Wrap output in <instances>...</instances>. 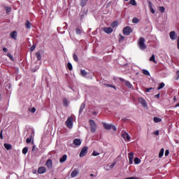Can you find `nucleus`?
<instances>
[{"mask_svg":"<svg viewBox=\"0 0 179 179\" xmlns=\"http://www.w3.org/2000/svg\"><path fill=\"white\" fill-rule=\"evenodd\" d=\"M103 31L106 33V34H110L112 31H113V28L111 27H103Z\"/></svg>","mask_w":179,"mask_h":179,"instance_id":"10","label":"nucleus"},{"mask_svg":"<svg viewBox=\"0 0 179 179\" xmlns=\"http://www.w3.org/2000/svg\"><path fill=\"white\" fill-rule=\"evenodd\" d=\"M166 86V84L164 83H161L157 88V90H161V89H163Z\"/></svg>","mask_w":179,"mask_h":179,"instance_id":"31","label":"nucleus"},{"mask_svg":"<svg viewBox=\"0 0 179 179\" xmlns=\"http://www.w3.org/2000/svg\"><path fill=\"white\" fill-rule=\"evenodd\" d=\"M80 75H81V76L85 78V76H87V72L86 71V70H81Z\"/></svg>","mask_w":179,"mask_h":179,"instance_id":"24","label":"nucleus"},{"mask_svg":"<svg viewBox=\"0 0 179 179\" xmlns=\"http://www.w3.org/2000/svg\"><path fill=\"white\" fill-rule=\"evenodd\" d=\"M169 155H170V151L169 150H165V156L167 157Z\"/></svg>","mask_w":179,"mask_h":179,"instance_id":"47","label":"nucleus"},{"mask_svg":"<svg viewBox=\"0 0 179 179\" xmlns=\"http://www.w3.org/2000/svg\"><path fill=\"white\" fill-rule=\"evenodd\" d=\"M153 87H150V88H146L145 92L146 93H149V92H150V90H152Z\"/></svg>","mask_w":179,"mask_h":179,"instance_id":"45","label":"nucleus"},{"mask_svg":"<svg viewBox=\"0 0 179 179\" xmlns=\"http://www.w3.org/2000/svg\"><path fill=\"white\" fill-rule=\"evenodd\" d=\"M3 132V130H1V132H0V139H3V135L2 134Z\"/></svg>","mask_w":179,"mask_h":179,"instance_id":"46","label":"nucleus"},{"mask_svg":"<svg viewBox=\"0 0 179 179\" xmlns=\"http://www.w3.org/2000/svg\"><path fill=\"white\" fill-rule=\"evenodd\" d=\"M124 38H125V37H124V36H120V41H121V40H124Z\"/></svg>","mask_w":179,"mask_h":179,"instance_id":"56","label":"nucleus"},{"mask_svg":"<svg viewBox=\"0 0 179 179\" xmlns=\"http://www.w3.org/2000/svg\"><path fill=\"white\" fill-rule=\"evenodd\" d=\"M34 50H36V45H33L31 48H30V51L33 52Z\"/></svg>","mask_w":179,"mask_h":179,"instance_id":"44","label":"nucleus"},{"mask_svg":"<svg viewBox=\"0 0 179 179\" xmlns=\"http://www.w3.org/2000/svg\"><path fill=\"white\" fill-rule=\"evenodd\" d=\"M124 85L127 86V87H129V89H132L133 87L132 84H131V83H129L128 80L124 81Z\"/></svg>","mask_w":179,"mask_h":179,"instance_id":"20","label":"nucleus"},{"mask_svg":"<svg viewBox=\"0 0 179 179\" xmlns=\"http://www.w3.org/2000/svg\"><path fill=\"white\" fill-rule=\"evenodd\" d=\"M115 166V164H113L112 165H111V167H114Z\"/></svg>","mask_w":179,"mask_h":179,"instance_id":"59","label":"nucleus"},{"mask_svg":"<svg viewBox=\"0 0 179 179\" xmlns=\"http://www.w3.org/2000/svg\"><path fill=\"white\" fill-rule=\"evenodd\" d=\"M118 22H117V21H114L112 24L111 26L112 27H115V26H117Z\"/></svg>","mask_w":179,"mask_h":179,"instance_id":"42","label":"nucleus"},{"mask_svg":"<svg viewBox=\"0 0 179 179\" xmlns=\"http://www.w3.org/2000/svg\"><path fill=\"white\" fill-rule=\"evenodd\" d=\"M169 37L171 38V40H176V31H172L169 33Z\"/></svg>","mask_w":179,"mask_h":179,"instance_id":"15","label":"nucleus"},{"mask_svg":"<svg viewBox=\"0 0 179 179\" xmlns=\"http://www.w3.org/2000/svg\"><path fill=\"white\" fill-rule=\"evenodd\" d=\"M87 146H84L82 148L81 152H80V157H83L87 155Z\"/></svg>","mask_w":179,"mask_h":179,"instance_id":"7","label":"nucleus"},{"mask_svg":"<svg viewBox=\"0 0 179 179\" xmlns=\"http://www.w3.org/2000/svg\"><path fill=\"white\" fill-rule=\"evenodd\" d=\"M120 80L121 82H125V80H124V78H120Z\"/></svg>","mask_w":179,"mask_h":179,"instance_id":"57","label":"nucleus"},{"mask_svg":"<svg viewBox=\"0 0 179 179\" xmlns=\"http://www.w3.org/2000/svg\"><path fill=\"white\" fill-rule=\"evenodd\" d=\"M45 171H47V169L45 168V166H40L38 169V174H44Z\"/></svg>","mask_w":179,"mask_h":179,"instance_id":"8","label":"nucleus"},{"mask_svg":"<svg viewBox=\"0 0 179 179\" xmlns=\"http://www.w3.org/2000/svg\"><path fill=\"white\" fill-rule=\"evenodd\" d=\"M57 31H59V27H57Z\"/></svg>","mask_w":179,"mask_h":179,"instance_id":"61","label":"nucleus"},{"mask_svg":"<svg viewBox=\"0 0 179 179\" xmlns=\"http://www.w3.org/2000/svg\"><path fill=\"white\" fill-rule=\"evenodd\" d=\"M73 58L76 62H79V59L78 58V55L76 54L73 55Z\"/></svg>","mask_w":179,"mask_h":179,"instance_id":"33","label":"nucleus"},{"mask_svg":"<svg viewBox=\"0 0 179 179\" xmlns=\"http://www.w3.org/2000/svg\"><path fill=\"white\" fill-rule=\"evenodd\" d=\"M29 111H30V113H36V108L33 107L31 108H29Z\"/></svg>","mask_w":179,"mask_h":179,"instance_id":"41","label":"nucleus"},{"mask_svg":"<svg viewBox=\"0 0 179 179\" xmlns=\"http://www.w3.org/2000/svg\"><path fill=\"white\" fill-rule=\"evenodd\" d=\"M163 155H164V148H162L159 153V159H162L163 157Z\"/></svg>","mask_w":179,"mask_h":179,"instance_id":"26","label":"nucleus"},{"mask_svg":"<svg viewBox=\"0 0 179 179\" xmlns=\"http://www.w3.org/2000/svg\"><path fill=\"white\" fill-rule=\"evenodd\" d=\"M5 10H6V13L8 14V13H10V10H12V8L10 7L6 6Z\"/></svg>","mask_w":179,"mask_h":179,"instance_id":"36","label":"nucleus"},{"mask_svg":"<svg viewBox=\"0 0 179 179\" xmlns=\"http://www.w3.org/2000/svg\"><path fill=\"white\" fill-rule=\"evenodd\" d=\"M122 136L124 141H127V142H129L131 141V137L129 136V134L127 133H124L122 134Z\"/></svg>","mask_w":179,"mask_h":179,"instance_id":"11","label":"nucleus"},{"mask_svg":"<svg viewBox=\"0 0 179 179\" xmlns=\"http://www.w3.org/2000/svg\"><path fill=\"white\" fill-rule=\"evenodd\" d=\"M78 174H79V171L78 169H74L72 171L71 176L72 178H73L76 177V176H78Z\"/></svg>","mask_w":179,"mask_h":179,"instance_id":"16","label":"nucleus"},{"mask_svg":"<svg viewBox=\"0 0 179 179\" xmlns=\"http://www.w3.org/2000/svg\"><path fill=\"white\" fill-rule=\"evenodd\" d=\"M27 152H29V148L24 147V148L22 149V153H23V155H26V154L27 153Z\"/></svg>","mask_w":179,"mask_h":179,"instance_id":"34","label":"nucleus"},{"mask_svg":"<svg viewBox=\"0 0 179 179\" xmlns=\"http://www.w3.org/2000/svg\"><path fill=\"white\" fill-rule=\"evenodd\" d=\"M178 79H179V71H178L176 72V80H178Z\"/></svg>","mask_w":179,"mask_h":179,"instance_id":"48","label":"nucleus"},{"mask_svg":"<svg viewBox=\"0 0 179 179\" xmlns=\"http://www.w3.org/2000/svg\"><path fill=\"white\" fill-rule=\"evenodd\" d=\"M138 100L140 104H141V106H143L144 108H146V107H148V103H146V100H145V99H143V97H138Z\"/></svg>","mask_w":179,"mask_h":179,"instance_id":"6","label":"nucleus"},{"mask_svg":"<svg viewBox=\"0 0 179 179\" xmlns=\"http://www.w3.org/2000/svg\"><path fill=\"white\" fill-rule=\"evenodd\" d=\"M156 97H160V94H157L156 95Z\"/></svg>","mask_w":179,"mask_h":179,"instance_id":"58","label":"nucleus"},{"mask_svg":"<svg viewBox=\"0 0 179 179\" xmlns=\"http://www.w3.org/2000/svg\"><path fill=\"white\" fill-rule=\"evenodd\" d=\"M38 61H41V53L40 52H36L35 54Z\"/></svg>","mask_w":179,"mask_h":179,"instance_id":"23","label":"nucleus"},{"mask_svg":"<svg viewBox=\"0 0 179 179\" xmlns=\"http://www.w3.org/2000/svg\"><path fill=\"white\" fill-rule=\"evenodd\" d=\"M86 107V104L85 103H83L80 107L79 113L82 114L83 113V110H85V108Z\"/></svg>","mask_w":179,"mask_h":179,"instance_id":"19","label":"nucleus"},{"mask_svg":"<svg viewBox=\"0 0 179 179\" xmlns=\"http://www.w3.org/2000/svg\"><path fill=\"white\" fill-rule=\"evenodd\" d=\"M4 148L6 149V150H10L12 149V145L9 143H4Z\"/></svg>","mask_w":179,"mask_h":179,"instance_id":"21","label":"nucleus"},{"mask_svg":"<svg viewBox=\"0 0 179 179\" xmlns=\"http://www.w3.org/2000/svg\"><path fill=\"white\" fill-rule=\"evenodd\" d=\"M66 159H68V155H64L62 157H60L59 162L64 163V162H66Z\"/></svg>","mask_w":179,"mask_h":179,"instance_id":"17","label":"nucleus"},{"mask_svg":"<svg viewBox=\"0 0 179 179\" xmlns=\"http://www.w3.org/2000/svg\"><path fill=\"white\" fill-rule=\"evenodd\" d=\"M133 23H139V19L138 17H134L132 20Z\"/></svg>","mask_w":179,"mask_h":179,"instance_id":"40","label":"nucleus"},{"mask_svg":"<svg viewBox=\"0 0 179 179\" xmlns=\"http://www.w3.org/2000/svg\"><path fill=\"white\" fill-rule=\"evenodd\" d=\"M131 33H132V28L131 27H126L123 29L124 36H129Z\"/></svg>","mask_w":179,"mask_h":179,"instance_id":"5","label":"nucleus"},{"mask_svg":"<svg viewBox=\"0 0 179 179\" xmlns=\"http://www.w3.org/2000/svg\"><path fill=\"white\" fill-rule=\"evenodd\" d=\"M148 6L151 13L155 14L156 11H155V9H153V7H152V1H148Z\"/></svg>","mask_w":179,"mask_h":179,"instance_id":"18","label":"nucleus"},{"mask_svg":"<svg viewBox=\"0 0 179 179\" xmlns=\"http://www.w3.org/2000/svg\"><path fill=\"white\" fill-rule=\"evenodd\" d=\"M90 125L91 132L94 134V132H96V129H97V126L96 125V122H94L93 120H90Z\"/></svg>","mask_w":179,"mask_h":179,"instance_id":"4","label":"nucleus"},{"mask_svg":"<svg viewBox=\"0 0 179 179\" xmlns=\"http://www.w3.org/2000/svg\"><path fill=\"white\" fill-rule=\"evenodd\" d=\"M159 12H161V13H164L165 10H166V8H164V6H159Z\"/></svg>","mask_w":179,"mask_h":179,"instance_id":"32","label":"nucleus"},{"mask_svg":"<svg viewBox=\"0 0 179 179\" xmlns=\"http://www.w3.org/2000/svg\"><path fill=\"white\" fill-rule=\"evenodd\" d=\"M25 27H26V29H31V23H30V21H29V20L26 21Z\"/></svg>","mask_w":179,"mask_h":179,"instance_id":"22","label":"nucleus"},{"mask_svg":"<svg viewBox=\"0 0 179 179\" xmlns=\"http://www.w3.org/2000/svg\"><path fill=\"white\" fill-rule=\"evenodd\" d=\"M177 48H178V50H179V36L177 39Z\"/></svg>","mask_w":179,"mask_h":179,"instance_id":"51","label":"nucleus"},{"mask_svg":"<svg viewBox=\"0 0 179 179\" xmlns=\"http://www.w3.org/2000/svg\"><path fill=\"white\" fill-rule=\"evenodd\" d=\"M154 122H162V119H160L157 117H154Z\"/></svg>","mask_w":179,"mask_h":179,"instance_id":"37","label":"nucleus"},{"mask_svg":"<svg viewBox=\"0 0 179 179\" xmlns=\"http://www.w3.org/2000/svg\"><path fill=\"white\" fill-rule=\"evenodd\" d=\"M31 143V138H27V143Z\"/></svg>","mask_w":179,"mask_h":179,"instance_id":"50","label":"nucleus"},{"mask_svg":"<svg viewBox=\"0 0 179 179\" xmlns=\"http://www.w3.org/2000/svg\"><path fill=\"white\" fill-rule=\"evenodd\" d=\"M93 114H94V115L96 114V112H93Z\"/></svg>","mask_w":179,"mask_h":179,"instance_id":"62","label":"nucleus"},{"mask_svg":"<svg viewBox=\"0 0 179 179\" xmlns=\"http://www.w3.org/2000/svg\"><path fill=\"white\" fill-rule=\"evenodd\" d=\"M154 135H159V130H157L153 132Z\"/></svg>","mask_w":179,"mask_h":179,"instance_id":"53","label":"nucleus"},{"mask_svg":"<svg viewBox=\"0 0 179 179\" xmlns=\"http://www.w3.org/2000/svg\"><path fill=\"white\" fill-rule=\"evenodd\" d=\"M142 73H143V75H145L146 76H150V73H149V71L148 70L143 69Z\"/></svg>","mask_w":179,"mask_h":179,"instance_id":"27","label":"nucleus"},{"mask_svg":"<svg viewBox=\"0 0 179 179\" xmlns=\"http://www.w3.org/2000/svg\"><path fill=\"white\" fill-rule=\"evenodd\" d=\"M106 86H107L108 87H113L114 89H117L114 85H110V84H107Z\"/></svg>","mask_w":179,"mask_h":179,"instance_id":"49","label":"nucleus"},{"mask_svg":"<svg viewBox=\"0 0 179 179\" xmlns=\"http://www.w3.org/2000/svg\"><path fill=\"white\" fill-rule=\"evenodd\" d=\"M73 143H74L76 146H80V145H82V141L79 138H76L73 140Z\"/></svg>","mask_w":179,"mask_h":179,"instance_id":"13","label":"nucleus"},{"mask_svg":"<svg viewBox=\"0 0 179 179\" xmlns=\"http://www.w3.org/2000/svg\"><path fill=\"white\" fill-rule=\"evenodd\" d=\"M135 164H139L141 163V159L138 157L134 158Z\"/></svg>","mask_w":179,"mask_h":179,"instance_id":"35","label":"nucleus"},{"mask_svg":"<svg viewBox=\"0 0 179 179\" xmlns=\"http://www.w3.org/2000/svg\"><path fill=\"white\" fill-rule=\"evenodd\" d=\"M7 56L10 58V59H12L13 58V56H12V55H10V53L7 54Z\"/></svg>","mask_w":179,"mask_h":179,"instance_id":"52","label":"nucleus"},{"mask_svg":"<svg viewBox=\"0 0 179 179\" xmlns=\"http://www.w3.org/2000/svg\"><path fill=\"white\" fill-rule=\"evenodd\" d=\"M89 0H82L80 2V6L83 8V6H86V4L87 3V1Z\"/></svg>","mask_w":179,"mask_h":179,"instance_id":"28","label":"nucleus"},{"mask_svg":"<svg viewBox=\"0 0 179 179\" xmlns=\"http://www.w3.org/2000/svg\"><path fill=\"white\" fill-rule=\"evenodd\" d=\"M67 68H68V69L69 70V71H72V69H73V66H72V64H71V63H68L67 64Z\"/></svg>","mask_w":179,"mask_h":179,"instance_id":"39","label":"nucleus"},{"mask_svg":"<svg viewBox=\"0 0 179 179\" xmlns=\"http://www.w3.org/2000/svg\"><path fill=\"white\" fill-rule=\"evenodd\" d=\"M103 127L105 128V129H113V131H117V127H115V126L113 125L112 124H107L106 122H103Z\"/></svg>","mask_w":179,"mask_h":179,"instance_id":"3","label":"nucleus"},{"mask_svg":"<svg viewBox=\"0 0 179 179\" xmlns=\"http://www.w3.org/2000/svg\"><path fill=\"white\" fill-rule=\"evenodd\" d=\"M99 155H100V153H99L96 151H93V152H92V156H99Z\"/></svg>","mask_w":179,"mask_h":179,"instance_id":"43","label":"nucleus"},{"mask_svg":"<svg viewBox=\"0 0 179 179\" xmlns=\"http://www.w3.org/2000/svg\"><path fill=\"white\" fill-rule=\"evenodd\" d=\"M90 176H91V177H94V175H93L92 173H91V174H90Z\"/></svg>","mask_w":179,"mask_h":179,"instance_id":"60","label":"nucleus"},{"mask_svg":"<svg viewBox=\"0 0 179 179\" xmlns=\"http://www.w3.org/2000/svg\"><path fill=\"white\" fill-rule=\"evenodd\" d=\"M63 104H64V106H65V107H68V106L69 104V101H68V99L66 98H64Z\"/></svg>","mask_w":179,"mask_h":179,"instance_id":"25","label":"nucleus"},{"mask_svg":"<svg viewBox=\"0 0 179 179\" xmlns=\"http://www.w3.org/2000/svg\"><path fill=\"white\" fill-rule=\"evenodd\" d=\"M129 3L130 5H133V6H136V1L135 0H130Z\"/></svg>","mask_w":179,"mask_h":179,"instance_id":"38","label":"nucleus"},{"mask_svg":"<svg viewBox=\"0 0 179 179\" xmlns=\"http://www.w3.org/2000/svg\"><path fill=\"white\" fill-rule=\"evenodd\" d=\"M85 17V15H81V16H80V19H81V20H83V18Z\"/></svg>","mask_w":179,"mask_h":179,"instance_id":"55","label":"nucleus"},{"mask_svg":"<svg viewBox=\"0 0 179 179\" xmlns=\"http://www.w3.org/2000/svg\"><path fill=\"white\" fill-rule=\"evenodd\" d=\"M82 31H83V30H82V29H80V28H76V34H78V36L80 35V34H82Z\"/></svg>","mask_w":179,"mask_h":179,"instance_id":"30","label":"nucleus"},{"mask_svg":"<svg viewBox=\"0 0 179 179\" xmlns=\"http://www.w3.org/2000/svg\"><path fill=\"white\" fill-rule=\"evenodd\" d=\"M134 162V152H131L129 153V164H132Z\"/></svg>","mask_w":179,"mask_h":179,"instance_id":"12","label":"nucleus"},{"mask_svg":"<svg viewBox=\"0 0 179 179\" xmlns=\"http://www.w3.org/2000/svg\"><path fill=\"white\" fill-rule=\"evenodd\" d=\"M66 125L67 128H69V129H72L73 128V117L70 116L68 117V119L66 121Z\"/></svg>","mask_w":179,"mask_h":179,"instance_id":"1","label":"nucleus"},{"mask_svg":"<svg viewBox=\"0 0 179 179\" xmlns=\"http://www.w3.org/2000/svg\"><path fill=\"white\" fill-rule=\"evenodd\" d=\"M124 1H126V2H128L129 0H124Z\"/></svg>","mask_w":179,"mask_h":179,"instance_id":"63","label":"nucleus"},{"mask_svg":"<svg viewBox=\"0 0 179 179\" xmlns=\"http://www.w3.org/2000/svg\"><path fill=\"white\" fill-rule=\"evenodd\" d=\"M138 45L141 50H146V44H145V38L141 37L139 38Z\"/></svg>","mask_w":179,"mask_h":179,"instance_id":"2","label":"nucleus"},{"mask_svg":"<svg viewBox=\"0 0 179 179\" xmlns=\"http://www.w3.org/2000/svg\"><path fill=\"white\" fill-rule=\"evenodd\" d=\"M10 36L13 40H17V31H13L10 34Z\"/></svg>","mask_w":179,"mask_h":179,"instance_id":"9","label":"nucleus"},{"mask_svg":"<svg viewBox=\"0 0 179 179\" xmlns=\"http://www.w3.org/2000/svg\"><path fill=\"white\" fill-rule=\"evenodd\" d=\"M150 61L154 62V64H157V62H156L155 56V55H152L151 57L150 58Z\"/></svg>","mask_w":179,"mask_h":179,"instance_id":"29","label":"nucleus"},{"mask_svg":"<svg viewBox=\"0 0 179 179\" xmlns=\"http://www.w3.org/2000/svg\"><path fill=\"white\" fill-rule=\"evenodd\" d=\"M55 179H58V178H55Z\"/></svg>","mask_w":179,"mask_h":179,"instance_id":"64","label":"nucleus"},{"mask_svg":"<svg viewBox=\"0 0 179 179\" xmlns=\"http://www.w3.org/2000/svg\"><path fill=\"white\" fill-rule=\"evenodd\" d=\"M45 166L48 167V169H52V160L48 159Z\"/></svg>","mask_w":179,"mask_h":179,"instance_id":"14","label":"nucleus"},{"mask_svg":"<svg viewBox=\"0 0 179 179\" xmlns=\"http://www.w3.org/2000/svg\"><path fill=\"white\" fill-rule=\"evenodd\" d=\"M3 52H6V51H8V48H3Z\"/></svg>","mask_w":179,"mask_h":179,"instance_id":"54","label":"nucleus"}]
</instances>
